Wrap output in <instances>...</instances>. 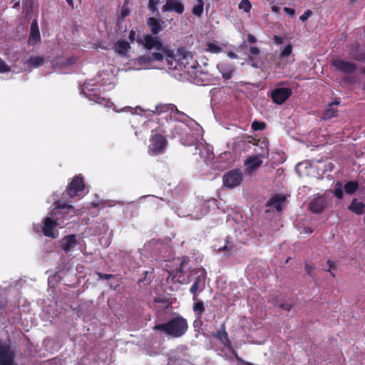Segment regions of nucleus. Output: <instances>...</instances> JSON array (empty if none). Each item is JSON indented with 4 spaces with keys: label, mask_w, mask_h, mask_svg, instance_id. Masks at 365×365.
I'll use <instances>...</instances> for the list:
<instances>
[{
    "label": "nucleus",
    "mask_w": 365,
    "mask_h": 365,
    "mask_svg": "<svg viewBox=\"0 0 365 365\" xmlns=\"http://www.w3.org/2000/svg\"><path fill=\"white\" fill-rule=\"evenodd\" d=\"M173 359L171 357L169 358V361H172Z\"/></svg>",
    "instance_id": "obj_60"
},
{
    "label": "nucleus",
    "mask_w": 365,
    "mask_h": 365,
    "mask_svg": "<svg viewBox=\"0 0 365 365\" xmlns=\"http://www.w3.org/2000/svg\"><path fill=\"white\" fill-rule=\"evenodd\" d=\"M327 264L329 265V269H327V271L330 272L331 275L332 277H334L335 274L332 272H331V269H336V266L335 262L331 261V260H328L327 261Z\"/></svg>",
    "instance_id": "obj_42"
},
{
    "label": "nucleus",
    "mask_w": 365,
    "mask_h": 365,
    "mask_svg": "<svg viewBox=\"0 0 365 365\" xmlns=\"http://www.w3.org/2000/svg\"><path fill=\"white\" fill-rule=\"evenodd\" d=\"M292 90L289 88H277L272 91L271 97L275 103L281 105L292 95Z\"/></svg>",
    "instance_id": "obj_9"
},
{
    "label": "nucleus",
    "mask_w": 365,
    "mask_h": 365,
    "mask_svg": "<svg viewBox=\"0 0 365 365\" xmlns=\"http://www.w3.org/2000/svg\"><path fill=\"white\" fill-rule=\"evenodd\" d=\"M266 124L264 122L255 120L252 123V128L254 130H262L265 128Z\"/></svg>",
    "instance_id": "obj_31"
},
{
    "label": "nucleus",
    "mask_w": 365,
    "mask_h": 365,
    "mask_svg": "<svg viewBox=\"0 0 365 365\" xmlns=\"http://www.w3.org/2000/svg\"><path fill=\"white\" fill-rule=\"evenodd\" d=\"M165 58L169 69L182 70L184 68L190 73V68H192L197 69L196 73H204L196 67L197 62L193 60V56L191 52L186 51L182 47L179 48L176 53H173L172 57H165Z\"/></svg>",
    "instance_id": "obj_1"
},
{
    "label": "nucleus",
    "mask_w": 365,
    "mask_h": 365,
    "mask_svg": "<svg viewBox=\"0 0 365 365\" xmlns=\"http://www.w3.org/2000/svg\"><path fill=\"white\" fill-rule=\"evenodd\" d=\"M148 272H145V275H148Z\"/></svg>",
    "instance_id": "obj_61"
},
{
    "label": "nucleus",
    "mask_w": 365,
    "mask_h": 365,
    "mask_svg": "<svg viewBox=\"0 0 365 365\" xmlns=\"http://www.w3.org/2000/svg\"><path fill=\"white\" fill-rule=\"evenodd\" d=\"M84 188V183L81 177L76 176L73 178L71 183L68 185L66 192L71 197L77 195L78 192L82 191Z\"/></svg>",
    "instance_id": "obj_10"
},
{
    "label": "nucleus",
    "mask_w": 365,
    "mask_h": 365,
    "mask_svg": "<svg viewBox=\"0 0 365 365\" xmlns=\"http://www.w3.org/2000/svg\"><path fill=\"white\" fill-rule=\"evenodd\" d=\"M242 177L243 175L240 170H232L223 175V185L228 188H234L240 185Z\"/></svg>",
    "instance_id": "obj_5"
},
{
    "label": "nucleus",
    "mask_w": 365,
    "mask_h": 365,
    "mask_svg": "<svg viewBox=\"0 0 365 365\" xmlns=\"http://www.w3.org/2000/svg\"><path fill=\"white\" fill-rule=\"evenodd\" d=\"M247 41L250 43H255L257 41V38L252 34H249L247 35Z\"/></svg>",
    "instance_id": "obj_46"
},
{
    "label": "nucleus",
    "mask_w": 365,
    "mask_h": 365,
    "mask_svg": "<svg viewBox=\"0 0 365 365\" xmlns=\"http://www.w3.org/2000/svg\"><path fill=\"white\" fill-rule=\"evenodd\" d=\"M10 71V67L1 59H0V73Z\"/></svg>",
    "instance_id": "obj_35"
},
{
    "label": "nucleus",
    "mask_w": 365,
    "mask_h": 365,
    "mask_svg": "<svg viewBox=\"0 0 365 365\" xmlns=\"http://www.w3.org/2000/svg\"><path fill=\"white\" fill-rule=\"evenodd\" d=\"M40 39L41 36L38 22L36 19H34L31 25L29 42L31 44H35L36 42L39 41Z\"/></svg>",
    "instance_id": "obj_14"
},
{
    "label": "nucleus",
    "mask_w": 365,
    "mask_h": 365,
    "mask_svg": "<svg viewBox=\"0 0 365 365\" xmlns=\"http://www.w3.org/2000/svg\"><path fill=\"white\" fill-rule=\"evenodd\" d=\"M245 164L247 165L248 168L251 170H253L259 168L262 164L261 155L250 156L246 160Z\"/></svg>",
    "instance_id": "obj_17"
},
{
    "label": "nucleus",
    "mask_w": 365,
    "mask_h": 365,
    "mask_svg": "<svg viewBox=\"0 0 365 365\" xmlns=\"http://www.w3.org/2000/svg\"><path fill=\"white\" fill-rule=\"evenodd\" d=\"M280 307L284 310L289 311L292 308V305L289 304H281Z\"/></svg>",
    "instance_id": "obj_51"
},
{
    "label": "nucleus",
    "mask_w": 365,
    "mask_h": 365,
    "mask_svg": "<svg viewBox=\"0 0 365 365\" xmlns=\"http://www.w3.org/2000/svg\"><path fill=\"white\" fill-rule=\"evenodd\" d=\"M208 50L212 53H219L221 51L222 48L215 44L209 43L208 44Z\"/></svg>",
    "instance_id": "obj_36"
},
{
    "label": "nucleus",
    "mask_w": 365,
    "mask_h": 365,
    "mask_svg": "<svg viewBox=\"0 0 365 365\" xmlns=\"http://www.w3.org/2000/svg\"><path fill=\"white\" fill-rule=\"evenodd\" d=\"M76 245L75 235H67L61 241V247L66 252L71 251Z\"/></svg>",
    "instance_id": "obj_15"
},
{
    "label": "nucleus",
    "mask_w": 365,
    "mask_h": 365,
    "mask_svg": "<svg viewBox=\"0 0 365 365\" xmlns=\"http://www.w3.org/2000/svg\"><path fill=\"white\" fill-rule=\"evenodd\" d=\"M274 41L277 44H282L284 41V39L282 37L279 36H274Z\"/></svg>",
    "instance_id": "obj_47"
},
{
    "label": "nucleus",
    "mask_w": 365,
    "mask_h": 365,
    "mask_svg": "<svg viewBox=\"0 0 365 365\" xmlns=\"http://www.w3.org/2000/svg\"><path fill=\"white\" fill-rule=\"evenodd\" d=\"M136 41L139 45L143 46L146 49H156L160 51L165 56V57H172L173 56V51L168 49L163 46L161 40L156 35L150 34H143L142 36L138 35Z\"/></svg>",
    "instance_id": "obj_4"
},
{
    "label": "nucleus",
    "mask_w": 365,
    "mask_h": 365,
    "mask_svg": "<svg viewBox=\"0 0 365 365\" xmlns=\"http://www.w3.org/2000/svg\"><path fill=\"white\" fill-rule=\"evenodd\" d=\"M128 38L131 42H133L135 39V31L133 30H131L129 34Z\"/></svg>",
    "instance_id": "obj_50"
},
{
    "label": "nucleus",
    "mask_w": 365,
    "mask_h": 365,
    "mask_svg": "<svg viewBox=\"0 0 365 365\" xmlns=\"http://www.w3.org/2000/svg\"><path fill=\"white\" fill-rule=\"evenodd\" d=\"M7 302L5 298L0 297V312L2 311L6 306Z\"/></svg>",
    "instance_id": "obj_43"
},
{
    "label": "nucleus",
    "mask_w": 365,
    "mask_h": 365,
    "mask_svg": "<svg viewBox=\"0 0 365 365\" xmlns=\"http://www.w3.org/2000/svg\"><path fill=\"white\" fill-rule=\"evenodd\" d=\"M240 9L244 10L245 12H249L252 8V4L249 0H242L238 6Z\"/></svg>",
    "instance_id": "obj_28"
},
{
    "label": "nucleus",
    "mask_w": 365,
    "mask_h": 365,
    "mask_svg": "<svg viewBox=\"0 0 365 365\" xmlns=\"http://www.w3.org/2000/svg\"><path fill=\"white\" fill-rule=\"evenodd\" d=\"M249 61L252 63V66L253 67L257 68L258 65L257 63H255V58L254 57L250 56L248 58Z\"/></svg>",
    "instance_id": "obj_52"
},
{
    "label": "nucleus",
    "mask_w": 365,
    "mask_h": 365,
    "mask_svg": "<svg viewBox=\"0 0 365 365\" xmlns=\"http://www.w3.org/2000/svg\"><path fill=\"white\" fill-rule=\"evenodd\" d=\"M115 46V51L120 55H124L130 48L129 43L125 41H118Z\"/></svg>",
    "instance_id": "obj_21"
},
{
    "label": "nucleus",
    "mask_w": 365,
    "mask_h": 365,
    "mask_svg": "<svg viewBox=\"0 0 365 365\" xmlns=\"http://www.w3.org/2000/svg\"><path fill=\"white\" fill-rule=\"evenodd\" d=\"M349 208L356 215H361L364 212L365 204L358 202L356 199H354Z\"/></svg>",
    "instance_id": "obj_20"
},
{
    "label": "nucleus",
    "mask_w": 365,
    "mask_h": 365,
    "mask_svg": "<svg viewBox=\"0 0 365 365\" xmlns=\"http://www.w3.org/2000/svg\"><path fill=\"white\" fill-rule=\"evenodd\" d=\"M204 1L203 0H196V4L193 5L192 13L197 17H201L203 13Z\"/></svg>",
    "instance_id": "obj_23"
},
{
    "label": "nucleus",
    "mask_w": 365,
    "mask_h": 365,
    "mask_svg": "<svg viewBox=\"0 0 365 365\" xmlns=\"http://www.w3.org/2000/svg\"><path fill=\"white\" fill-rule=\"evenodd\" d=\"M284 200V197L274 196L267 202V206L272 207L277 212H280L282 210V203Z\"/></svg>",
    "instance_id": "obj_16"
},
{
    "label": "nucleus",
    "mask_w": 365,
    "mask_h": 365,
    "mask_svg": "<svg viewBox=\"0 0 365 365\" xmlns=\"http://www.w3.org/2000/svg\"><path fill=\"white\" fill-rule=\"evenodd\" d=\"M184 9L181 0H166L165 4L162 7L163 12L175 11L178 14H182Z\"/></svg>",
    "instance_id": "obj_11"
},
{
    "label": "nucleus",
    "mask_w": 365,
    "mask_h": 365,
    "mask_svg": "<svg viewBox=\"0 0 365 365\" xmlns=\"http://www.w3.org/2000/svg\"><path fill=\"white\" fill-rule=\"evenodd\" d=\"M167 365H172V364H170V363H168Z\"/></svg>",
    "instance_id": "obj_62"
},
{
    "label": "nucleus",
    "mask_w": 365,
    "mask_h": 365,
    "mask_svg": "<svg viewBox=\"0 0 365 365\" xmlns=\"http://www.w3.org/2000/svg\"><path fill=\"white\" fill-rule=\"evenodd\" d=\"M279 6H273L272 7V10L274 11V12H279Z\"/></svg>",
    "instance_id": "obj_57"
},
{
    "label": "nucleus",
    "mask_w": 365,
    "mask_h": 365,
    "mask_svg": "<svg viewBox=\"0 0 365 365\" xmlns=\"http://www.w3.org/2000/svg\"><path fill=\"white\" fill-rule=\"evenodd\" d=\"M332 64L338 70L346 73H353L356 70V64L340 59L333 61Z\"/></svg>",
    "instance_id": "obj_13"
},
{
    "label": "nucleus",
    "mask_w": 365,
    "mask_h": 365,
    "mask_svg": "<svg viewBox=\"0 0 365 365\" xmlns=\"http://www.w3.org/2000/svg\"><path fill=\"white\" fill-rule=\"evenodd\" d=\"M174 108H175V106L173 104H165V105H160L157 106L155 107L156 113L157 114H160L161 113L168 112L169 110H174Z\"/></svg>",
    "instance_id": "obj_27"
},
{
    "label": "nucleus",
    "mask_w": 365,
    "mask_h": 365,
    "mask_svg": "<svg viewBox=\"0 0 365 365\" xmlns=\"http://www.w3.org/2000/svg\"><path fill=\"white\" fill-rule=\"evenodd\" d=\"M97 275L98 276V279H106V280H108V279H110L113 277V274H103V273H101V272H97Z\"/></svg>",
    "instance_id": "obj_41"
},
{
    "label": "nucleus",
    "mask_w": 365,
    "mask_h": 365,
    "mask_svg": "<svg viewBox=\"0 0 365 365\" xmlns=\"http://www.w3.org/2000/svg\"><path fill=\"white\" fill-rule=\"evenodd\" d=\"M193 310L197 315V318H200L205 311L204 303L202 301L196 302L193 305Z\"/></svg>",
    "instance_id": "obj_26"
},
{
    "label": "nucleus",
    "mask_w": 365,
    "mask_h": 365,
    "mask_svg": "<svg viewBox=\"0 0 365 365\" xmlns=\"http://www.w3.org/2000/svg\"><path fill=\"white\" fill-rule=\"evenodd\" d=\"M139 61L141 64H147L152 62L150 55L142 56L139 58Z\"/></svg>",
    "instance_id": "obj_39"
},
{
    "label": "nucleus",
    "mask_w": 365,
    "mask_h": 365,
    "mask_svg": "<svg viewBox=\"0 0 365 365\" xmlns=\"http://www.w3.org/2000/svg\"><path fill=\"white\" fill-rule=\"evenodd\" d=\"M359 189V183L356 181H349L344 185L345 192L349 195L354 193Z\"/></svg>",
    "instance_id": "obj_25"
},
{
    "label": "nucleus",
    "mask_w": 365,
    "mask_h": 365,
    "mask_svg": "<svg viewBox=\"0 0 365 365\" xmlns=\"http://www.w3.org/2000/svg\"><path fill=\"white\" fill-rule=\"evenodd\" d=\"M187 329V320L181 316L173 317L166 323L155 324L153 327L154 330L173 338L181 337L186 333Z\"/></svg>",
    "instance_id": "obj_2"
},
{
    "label": "nucleus",
    "mask_w": 365,
    "mask_h": 365,
    "mask_svg": "<svg viewBox=\"0 0 365 365\" xmlns=\"http://www.w3.org/2000/svg\"><path fill=\"white\" fill-rule=\"evenodd\" d=\"M227 251L228 252L227 253V255H229L230 254L231 252H232L233 251V246L232 245H229L228 243H227L226 245H225L223 247H221L218 249V251L219 252H221V251Z\"/></svg>",
    "instance_id": "obj_38"
},
{
    "label": "nucleus",
    "mask_w": 365,
    "mask_h": 365,
    "mask_svg": "<svg viewBox=\"0 0 365 365\" xmlns=\"http://www.w3.org/2000/svg\"><path fill=\"white\" fill-rule=\"evenodd\" d=\"M167 144V140L161 135L155 134L152 135L150 139V145H149V151L153 154H158L164 150Z\"/></svg>",
    "instance_id": "obj_8"
},
{
    "label": "nucleus",
    "mask_w": 365,
    "mask_h": 365,
    "mask_svg": "<svg viewBox=\"0 0 365 365\" xmlns=\"http://www.w3.org/2000/svg\"><path fill=\"white\" fill-rule=\"evenodd\" d=\"M174 110H175V113H176L177 114L180 115H182V116H186V117H187V116L185 115V113H183V112H182V111H180V110H179L176 107H175V108H174Z\"/></svg>",
    "instance_id": "obj_53"
},
{
    "label": "nucleus",
    "mask_w": 365,
    "mask_h": 365,
    "mask_svg": "<svg viewBox=\"0 0 365 365\" xmlns=\"http://www.w3.org/2000/svg\"><path fill=\"white\" fill-rule=\"evenodd\" d=\"M227 56H228L230 58H237V54H235V53H233V52H228Z\"/></svg>",
    "instance_id": "obj_54"
},
{
    "label": "nucleus",
    "mask_w": 365,
    "mask_h": 365,
    "mask_svg": "<svg viewBox=\"0 0 365 365\" xmlns=\"http://www.w3.org/2000/svg\"><path fill=\"white\" fill-rule=\"evenodd\" d=\"M146 24L150 29V34L158 35L163 30L164 21L160 18L151 16L147 19Z\"/></svg>",
    "instance_id": "obj_12"
},
{
    "label": "nucleus",
    "mask_w": 365,
    "mask_h": 365,
    "mask_svg": "<svg viewBox=\"0 0 365 365\" xmlns=\"http://www.w3.org/2000/svg\"><path fill=\"white\" fill-rule=\"evenodd\" d=\"M337 185H339V187L334 190V193L337 198L341 199L343 197V190L341 189V184L340 182H338Z\"/></svg>",
    "instance_id": "obj_34"
},
{
    "label": "nucleus",
    "mask_w": 365,
    "mask_h": 365,
    "mask_svg": "<svg viewBox=\"0 0 365 365\" xmlns=\"http://www.w3.org/2000/svg\"><path fill=\"white\" fill-rule=\"evenodd\" d=\"M152 61H162L163 60V54L160 52H153L150 55Z\"/></svg>",
    "instance_id": "obj_33"
},
{
    "label": "nucleus",
    "mask_w": 365,
    "mask_h": 365,
    "mask_svg": "<svg viewBox=\"0 0 365 365\" xmlns=\"http://www.w3.org/2000/svg\"><path fill=\"white\" fill-rule=\"evenodd\" d=\"M66 209L67 213H75V209L73 205H67L66 203L58 204L56 207L49 212L48 215L44 220V226L43 227V234L46 237L56 238V235L53 232V229L59 225L58 220H59L58 215H62L64 213L59 211V210Z\"/></svg>",
    "instance_id": "obj_3"
},
{
    "label": "nucleus",
    "mask_w": 365,
    "mask_h": 365,
    "mask_svg": "<svg viewBox=\"0 0 365 365\" xmlns=\"http://www.w3.org/2000/svg\"><path fill=\"white\" fill-rule=\"evenodd\" d=\"M160 0H148V9L150 13L155 16L158 17L160 15L158 5L160 4Z\"/></svg>",
    "instance_id": "obj_24"
},
{
    "label": "nucleus",
    "mask_w": 365,
    "mask_h": 365,
    "mask_svg": "<svg viewBox=\"0 0 365 365\" xmlns=\"http://www.w3.org/2000/svg\"><path fill=\"white\" fill-rule=\"evenodd\" d=\"M292 47L291 45H287L282 51L281 56L282 57H287L292 53Z\"/></svg>",
    "instance_id": "obj_37"
},
{
    "label": "nucleus",
    "mask_w": 365,
    "mask_h": 365,
    "mask_svg": "<svg viewBox=\"0 0 365 365\" xmlns=\"http://www.w3.org/2000/svg\"><path fill=\"white\" fill-rule=\"evenodd\" d=\"M200 289V284L197 282H194V284L192 285V287L190 289V292L193 294V300L197 301L196 292Z\"/></svg>",
    "instance_id": "obj_32"
},
{
    "label": "nucleus",
    "mask_w": 365,
    "mask_h": 365,
    "mask_svg": "<svg viewBox=\"0 0 365 365\" xmlns=\"http://www.w3.org/2000/svg\"><path fill=\"white\" fill-rule=\"evenodd\" d=\"M36 0H23V14L27 19H31Z\"/></svg>",
    "instance_id": "obj_19"
},
{
    "label": "nucleus",
    "mask_w": 365,
    "mask_h": 365,
    "mask_svg": "<svg viewBox=\"0 0 365 365\" xmlns=\"http://www.w3.org/2000/svg\"><path fill=\"white\" fill-rule=\"evenodd\" d=\"M130 9L126 7L125 3L123 6L121 11H120V17L118 19V23L119 24L121 21H124V19L128 16L130 14Z\"/></svg>",
    "instance_id": "obj_29"
},
{
    "label": "nucleus",
    "mask_w": 365,
    "mask_h": 365,
    "mask_svg": "<svg viewBox=\"0 0 365 365\" xmlns=\"http://www.w3.org/2000/svg\"><path fill=\"white\" fill-rule=\"evenodd\" d=\"M339 102L338 101H335L334 102L331 103L329 104L326 110H324L323 113V118L324 119H329L333 117H335L337 113V110L335 108V106L339 105Z\"/></svg>",
    "instance_id": "obj_18"
},
{
    "label": "nucleus",
    "mask_w": 365,
    "mask_h": 365,
    "mask_svg": "<svg viewBox=\"0 0 365 365\" xmlns=\"http://www.w3.org/2000/svg\"><path fill=\"white\" fill-rule=\"evenodd\" d=\"M201 324H202V322H201V321H200V320H199V321H195V322H194V325H195V327H196L197 325Z\"/></svg>",
    "instance_id": "obj_59"
},
{
    "label": "nucleus",
    "mask_w": 365,
    "mask_h": 365,
    "mask_svg": "<svg viewBox=\"0 0 365 365\" xmlns=\"http://www.w3.org/2000/svg\"><path fill=\"white\" fill-rule=\"evenodd\" d=\"M305 270L309 276L313 277V267L312 266L306 264Z\"/></svg>",
    "instance_id": "obj_44"
},
{
    "label": "nucleus",
    "mask_w": 365,
    "mask_h": 365,
    "mask_svg": "<svg viewBox=\"0 0 365 365\" xmlns=\"http://www.w3.org/2000/svg\"><path fill=\"white\" fill-rule=\"evenodd\" d=\"M232 76V71L222 73V77L225 79H230Z\"/></svg>",
    "instance_id": "obj_48"
},
{
    "label": "nucleus",
    "mask_w": 365,
    "mask_h": 365,
    "mask_svg": "<svg viewBox=\"0 0 365 365\" xmlns=\"http://www.w3.org/2000/svg\"><path fill=\"white\" fill-rule=\"evenodd\" d=\"M312 14V11L308 9L299 17V19L302 21H305L309 19V16H311Z\"/></svg>",
    "instance_id": "obj_40"
},
{
    "label": "nucleus",
    "mask_w": 365,
    "mask_h": 365,
    "mask_svg": "<svg viewBox=\"0 0 365 365\" xmlns=\"http://www.w3.org/2000/svg\"><path fill=\"white\" fill-rule=\"evenodd\" d=\"M192 273L195 274H198L196 277V278L195 279V282H197L198 284H200L201 279L204 278V276H205V271H204V269H200V268L195 269H193L192 271Z\"/></svg>",
    "instance_id": "obj_30"
},
{
    "label": "nucleus",
    "mask_w": 365,
    "mask_h": 365,
    "mask_svg": "<svg viewBox=\"0 0 365 365\" xmlns=\"http://www.w3.org/2000/svg\"><path fill=\"white\" fill-rule=\"evenodd\" d=\"M284 11L290 16H294L295 14V11L291 8L284 7Z\"/></svg>",
    "instance_id": "obj_49"
},
{
    "label": "nucleus",
    "mask_w": 365,
    "mask_h": 365,
    "mask_svg": "<svg viewBox=\"0 0 365 365\" xmlns=\"http://www.w3.org/2000/svg\"><path fill=\"white\" fill-rule=\"evenodd\" d=\"M20 6V1H18L17 2H16L14 5V8H18L19 6Z\"/></svg>",
    "instance_id": "obj_58"
},
{
    "label": "nucleus",
    "mask_w": 365,
    "mask_h": 365,
    "mask_svg": "<svg viewBox=\"0 0 365 365\" xmlns=\"http://www.w3.org/2000/svg\"><path fill=\"white\" fill-rule=\"evenodd\" d=\"M44 63V58L41 56H31L26 61V63L33 68L38 67Z\"/></svg>",
    "instance_id": "obj_22"
},
{
    "label": "nucleus",
    "mask_w": 365,
    "mask_h": 365,
    "mask_svg": "<svg viewBox=\"0 0 365 365\" xmlns=\"http://www.w3.org/2000/svg\"><path fill=\"white\" fill-rule=\"evenodd\" d=\"M14 353L9 346L0 339V365H16Z\"/></svg>",
    "instance_id": "obj_6"
},
{
    "label": "nucleus",
    "mask_w": 365,
    "mask_h": 365,
    "mask_svg": "<svg viewBox=\"0 0 365 365\" xmlns=\"http://www.w3.org/2000/svg\"><path fill=\"white\" fill-rule=\"evenodd\" d=\"M250 51L253 55H257L259 53V49L257 46L250 47Z\"/></svg>",
    "instance_id": "obj_45"
},
{
    "label": "nucleus",
    "mask_w": 365,
    "mask_h": 365,
    "mask_svg": "<svg viewBox=\"0 0 365 365\" xmlns=\"http://www.w3.org/2000/svg\"><path fill=\"white\" fill-rule=\"evenodd\" d=\"M185 264V262H182L181 264H180V267L179 268V272L181 274V275L184 274V271L182 269V266L184 265Z\"/></svg>",
    "instance_id": "obj_55"
},
{
    "label": "nucleus",
    "mask_w": 365,
    "mask_h": 365,
    "mask_svg": "<svg viewBox=\"0 0 365 365\" xmlns=\"http://www.w3.org/2000/svg\"><path fill=\"white\" fill-rule=\"evenodd\" d=\"M327 202L324 195L319 194L314 195L313 198L309 202V209L315 214H319L324 212L327 207Z\"/></svg>",
    "instance_id": "obj_7"
},
{
    "label": "nucleus",
    "mask_w": 365,
    "mask_h": 365,
    "mask_svg": "<svg viewBox=\"0 0 365 365\" xmlns=\"http://www.w3.org/2000/svg\"><path fill=\"white\" fill-rule=\"evenodd\" d=\"M68 5L71 7V9L74 8L73 1V0H66Z\"/></svg>",
    "instance_id": "obj_56"
}]
</instances>
